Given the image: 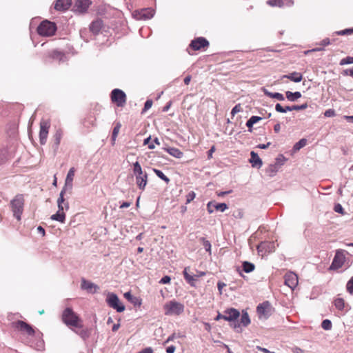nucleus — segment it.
I'll use <instances>...</instances> for the list:
<instances>
[{
  "mask_svg": "<svg viewBox=\"0 0 353 353\" xmlns=\"http://www.w3.org/2000/svg\"><path fill=\"white\" fill-rule=\"evenodd\" d=\"M62 321L68 327L82 328V320L70 307L65 308L62 313Z\"/></svg>",
  "mask_w": 353,
  "mask_h": 353,
  "instance_id": "1",
  "label": "nucleus"
},
{
  "mask_svg": "<svg viewBox=\"0 0 353 353\" xmlns=\"http://www.w3.org/2000/svg\"><path fill=\"white\" fill-rule=\"evenodd\" d=\"M56 30V24L48 20L43 21L37 28L38 34L43 37L52 36Z\"/></svg>",
  "mask_w": 353,
  "mask_h": 353,
  "instance_id": "2",
  "label": "nucleus"
},
{
  "mask_svg": "<svg viewBox=\"0 0 353 353\" xmlns=\"http://www.w3.org/2000/svg\"><path fill=\"white\" fill-rule=\"evenodd\" d=\"M24 199L22 194L17 195L10 202L13 215L17 220L21 219V215L23 212Z\"/></svg>",
  "mask_w": 353,
  "mask_h": 353,
  "instance_id": "3",
  "label": "nucleus"
},
{
  "mask_svg": "<svg viewBox=\"0 0 353 353\" xmlns=\"http://www.w3.org/2000/svg\"><path fill=\"white\" fill-rule=\"evenodd\" d=\"M110 97L111 101L118 107H123L126 103V94L120 89H114L111 92Z\"/></svg>",
  "mask_w": 353,
  "mask_h": 353,
  "instance_id": "4",
  "label": "nucleus"
},
{
  "mask_svg": "<svg viewBox=\"0 0 353 353\" xmlns=\"http://www.w3.org/2000/svg\"><path fill=\"white\" fill-rule=\"evenodd\" d=\"M106 302L110 307L116 310L118 312H122L125 310V306L120 303L118 296L114 293L108 294Z\"/></svg>",
  "mask_w": 353,
  "mask_h": 353,
  "instance_id": "5",
  "label": "nucleus"
},
{
  "mask_svg": "<svg viewBox=\"0 0 353 353\" xmlns=\"http://www.w3.org/2000/svg\"><path fill=\"white\" fill-rule=\"evenodd\" d=\"M209 46L210 43L205 37H199L192 40L189 47L193 50L196 51L207 48Z\"/></svg>",
  "mask_w": 353,
  "mask_h": 353,
  "instance_id": "6",
  "label": "nucleus"
},
{
  "mask_svg": "<svg viewBox=\"0 0 353 353\" xmlns=\"http://www.w3.org/2000/svg\"><path fill=\"white\" fill-rule=\"evenodd\" d=\"M50 123L48 120H41L40 122L39 142L41 145H45L47 141L48 130Z\"/></svg>",
  "mask_w": 353,
  "mask_h": 353,
  "instance_id": "7",
  "label": "nucleus"
},
{
  "mask_svg": "<svg viewBox=\"0 0 353 353\" xmlns=\"http://www.w3.org/2000/svg\"><path fill=\"white\" fill-rule=\"evenodd\" d=\"M272 306L268 301H265L257 306L256 311L260 319H268L272 314Z\"/></svg>",
  "mask_w": 353,
  "mask_h": 353,
  "instance_id": "8",
  "label": "nucleus"
},
{
  "mask_svg": "<svg viewBox=\"0 0 353 353\" xmlns=\"http://www.w3.org/2000/svg\"><path fill=\"white\" fill-rule=\"evenodd\" d=\"M133 15L137 20H147L153 17L154 10L150 8H143L141 10L135 11Z\"/></svg>",
  "mask_w": 353,
  "mask_h": 353,
  "instance_id": "9",
  "label": "nucleus"
},
{
  "mask_svg": "<svg viewBox=\"0 0 353 353\" xmlns=\"http://www.w3.org/2000/svg\"><path fill=\"white\" fill-rule=\"evenodd\" d=\"M91 4V0H76L73 10L79 14L85 13Z\"/></svg>",
  "mask_w": 353,
  "mask_h": 353,
  "instance_id": "10",
  "label": "nucleus"
},
{
  "mask_svg": "<svg viewBox=\"0 0 353 353\" xmlns=\"http://www.w3.org/2000/svg\"><path fill=\"white\" fill-rule=\"evenodd\" d=\"M14 327L19 331L28 334V336H34L35 334L34 330L32 327L23 321H17L14 323Z\"/></svg>",
  "mask_w": 353,
  "mask_h": 353,
  "instance_id": "11",
  "label": "nucleus"
},
{
  "mask_svg": "<svg viewBox=\"0 0 353 353\" xmlns=\"http://www.w3.org/2000/svg\"><path fill=\"white\" fill-rule=\"evenodd\" d=\"M285 284L288 285L290 289L294 290L298 285V276L292 272L285 274Z\"/></svg>",
  "mask_w": 353,
  "mask_h": 353,
  "instance_id": "12",
  "label": "nucleus"
},
{
  "mask_svg": "<svg viewBox=\"0 0 353 353\" xmlns=\"http://www.w3.org/2000/svg\"><path fill=\"white\" fill-rule=\"evenodd\" d=\"M183 275L187 283L191 286H195V282L197 278H199V276L196 275L190 268L188 267L184 269Z\"/></svg>",
  "mask_w": 353,
  "mask_h": 353,
  "instance_id": "13",
  "label": "nucleus"
},
{
  "mask_svg": "<svg viewBox=\"0 0 353 353\" xmlns=\"http://www.w3.org/2000/svg\"><path fill=\"white\" fill-rule=\"evenodd\" d=\"M74 172H75L74 168H71L69 170V171L67 174V176H66L65 181L64 187L63 188V189L68 190L69 194L72 193V185H73L72 182H73V179H74Z\"/></svg>",
  "mask_w": 353,
  "mask_h": 353,
  "instance_id": "14",
  "label": "nucleus"
},
{
  "mask_svg": "<svg viewBox=\"0 0 353 353\" xmlns=\"http://www.w3.org/2000/svg\"><path fill=\"white\" fill-rule=\"evenodd\" d=\"M81 288L92 294L97 292L99 290V287L97 285L85 279H81Z\"/></svg>",
  "mask_w": 353,
  "mask_h": 353,
  "instance_id": "15",
  "label": "nucleus"
},
{
  "mask_svg": "<svg viewBox=\"0 0 353 353\" xmlns=\"http://www.w3.org/2000/svg\"><path fill=\"white\" fill-rule=\"evenodd\" d=\"M224 320L228 321H234L240 316L239 312L234 308H230L224 311Z\"/></svg>",
  "mask_w": 353,
  "mask_h": 353,
  "instance_id": "16",
  "label": "nucleus"
},
{
  "mask_svg": "<svg viewBox=\"0 0 353 353\" xmlns=\"http://www.w3.org/2000/svg\"><path fill=\"white\" fill-rule=\"evenodd\" d=\"M66 192H68V190L62 189L59 194V197L57 200V205H58V209H59L60 210H64V209H65V210L69 209V204L68 202H65V199H64V194Z\"/></svg>",
  "mask_w": 353,
  "mask_h": 353,
  "instance_id": "17",
  "label": "nucleus"
},
{
  "mask_svg": "<svg viewBox=\"0 0 353 353\" xmlns=\"http://www.w3.org/2000/svg\"><path fill=\"white\" fill-rule=\"evenodd\" d=\"M344 263V256L342 254H340L339 252L336 253V255L333 259V261L331 265L332 269H338L342 267Z\"/></svg>",
  "mask_w": 353,
  "mask_h": 353,
  "instance_id": "18",
  "label": "nucleus"
},
{
  "mask_svg": "<svg viewBox=\"0 0 353 353\" xmlns=\"http://www.w3.org/2000/svg\"><path fill=\"white\" fill-rule=\"evenodd\" d=\"M136 176V183L141 190H144L148 182V175L146 173H142V174H137Z\"/></svg>",
  "mask_w": 353,
  "mask_h": 353,
  "instance_id": "19",
  "label": "nucleus"
},
{
  "mask_svg": "<svg viewBox=\"0 0 353 353\" xmlns=\"http://www.w3.org/2000/svg\"><path fill=\"white\" fill-rule=\"evenodd\" d=\"M71 0H56L54 9L57 10H65L70 6Z\"/></svg>",
  "mask_w": 353,
  "mask_h": 353,
  "instance_id": "20",
  "label": "nucleus"
},
{
  "mask_svg": "<svg viewBox=\"0 0 353 353\" xmlns=\"http://www.w3.org/2000/svg\"><path fill=\"white\" fill-rule=\"evenodd\" d=\"M250 156L251 158L250 162L251 163L252 166L260 168L263 165V162L261 158L259 157V155L255 152L252 151L250 152Z\"/></svg>",
  "mask_w": 353,
  "mask_h": 353,
  "instance_id": "21",
  "label": "nucleus"
},
{
  "mask_svg": "<svg viewBox=\"0 0 353 353\" xmlns=\"http://www.w3.org/2000/svg\"><path fill=\"white\" fill-rule=\"evenodd\" d=\"M103 22L101 19H97L93 21L90 26V30L94 34H97L101 28H102Z\"/></svg>",
  "mask_w": 353,
  "mask_h": 353,
  "instance_id": "22",
  "label": "nucleus"
},
{
  "mask_svg": "<svg viewBox=\"0 0 353 353\" xmlns=\"http://www.w3.org/2000/svg\"><path fill=\"white\" fill-rule=\"evenodd\" d=\"M282 78H286L293 82L299 83V82L301 81V80L303 79V76H302L301 73H300V72H293L288 74L283 75Z\"/></svg>",
  "mask_w": 353,
  "mask_h": 353,
  "instance_id": "23",
  "label": "nucleus"
},
{
  "mask_svg": "<svg viewBox=\"0 0 353 353\" xmlns=\"http://www.w3.org/2000/svg\"><path fill=\"white\" fill-rule=\"evenodd\" d=\"M63 135V132L61 130H57L55 132V134L53 136V145L52 148L54 150H57L58 149V147L60 144V141Z\"/></svg>",
  "mask_w": 353,
  "mask_h": 353,
  "instance_id": "24",
  "label": "nucleus"
},
{
  "mask_svg": "<svg viewBox=\"0 0 353 353\" xmlns=\"http://www.w3.org/2000/svg\"><path fill=\"white\" fill-rule=\"evenodd\" d=\"M124 297L135 306H140L141 304V300L139 298L132 295L130 292H125L124 294Z\"/></svg>",
  "mask_w": 353,
  "mask_h": 353,
  "instance_id": "25",
  "label": "nucleus"
},
{
  "mask_svg": "<svg viewBox=\"0 0 353 353\" xmlns=\"http://www.w3.org/2000/svg\"><path fill=\"white\" fill-rule=\"evenodd\" d=\"M262 90H263V93L265 94V95H266L270 98L276 99L279 101H284V99H285L283 95L279 92H271L264 88L262 89Z\"/></svg>",
  "mask_w": 353,
  "mask_h": 353,
  "instance_id": "26",
  "label": "nucleus"
},
{
  "mask_svg": "<svg viewBox=\"0 0 353 353\" xmlns=\"http://www.w3.org/2000/svg\"><path fill=\"white\" fill-rule=\"evenodd\" d=\"M165 314H172L176 313V302L170 301L165 306Z\"/></svg>",
  "mask_w": 353,
  "mask_h": 353,
  "instance_id": "27",
  "label": "nucleus"
},
{
  "mask_svg": "<svg viewBox=\"0 0 353 353\" xmlns=\"http://www.w3.org/2000/svg\"><path fill=\"white\" fill-rule=\"evenodd\" d=\"M51 219L57 221L61 223H64L65 219V214L63 210H60L59 209H58L57 212L51 216Z\"/></svg>",
  "mask_w": 353,
  "mask_h": 353,
  "instance_id": "28",
  "label": "nucleus"
},
{
  "mask_svg": "<svg viewBox=\"0 0 353 353\" xmlns=\"http://www.w3.org/2000/svg\"><path fill=\"white\" fill-rule=\"evenodd\" d=\"M286 98L290 101H295L301 97V93L300 92H292L290 91H287L285 92Z\"/></svg>",
  "mask_w": 353,
  "mask_h": 353,
  "instance_id": "29",
  "label": "nucleus"
},
{
  "mask_svg": "<svg viewBox=\"0 0 353 353\" xmlns=\"http://www.w3.org/2000/svg\"><path fill=\"white\" fill-rule=\"evenodd\" d=\"M279 168L276 165H275L274 163L270 164L266 168L265 172L269 176L272 177L276 174V172L279 171Z\"/></svg>",
  "mask_w": 353,
  "mask_h": 353,
  "instance_id": "30",
  "label": "nucleus"
},
{
  "mask_svg": "<svg viewBox=\"0 0 353 353\" xmlns=\"http://www.w3.org/2000/svg\"><path fill=\"white\" fill-rule=\"evenodd\" d=\"M73 331L80 336L81 338H82L83 340L87 339L90 337V330L88 329H83L81 330H74Z\"/></svg>",
  "mask_w": 353,
  "mask_h": 353,
  "instance_id": "31",
  "label": "nucleus"
},
{
  "mask_svg": "<svg viewBox=\"0 0 353 353\" xmlns=\"http://www.w3.org/2000/svg\"><path fill=\"white\" fill-rule=\"evenodd\" d=\"M243 270L246 273H250L252 272L255 266L252 263L248 262V261H244L242 264Z\"/></svg>",
  "mask_w": 353,
  "mask_h": 353,
  "instance_id": "32",
  "label": "nucleus"
},
{
  "mask_svg": "<svg viewBox=\"0 0 353 353\" xmlns=\"http://www.w3.org/2000/svg\"><path fill=\"white\" fill-rule=\"evenodd\" d=\"M262 120V117L258 116H252L247 121L246 125L250 128L252 125L256 123L258 121Z\"/></svg>",
  "mask_w": 353,
  "mask_h": 353,
  "instance_id": "33",
  "label": "nucleus"
},
{
  "mask_svg": "<svg viewBox=\"0 0 353 353\" xmlns=\"http://www.w3.org/2000/svg\"><path fill=\"white\" fill-rule=\"evenodd\" d=\"M307 143V140L305 139H301V140H299L298 142H296L294 146H293V150L294 151H298L301 148H303L304 146H305Z\"/></svg>",
  "mask_w": 353,
  "mask_h": 353,
  "instance_id": "34",
  "label": "nucleus"
},
{
  "mask_svg": "<svg viewBox=\"0 0 353 353\" xmlns=\"http://www.w3.org/2000/svg\"><path fill=\"white\" fill-rule=\"evenodd\" d=\"M121 127V124L120 123H117L113 129L112 134V141L113 143L115 141V140L117 137V135L119 132Z\"/></svg>",
  "mask_w": 353,
  "mask_h": 353,
  "instance_id": "35",
  "label": "nucleus"
},
{
  "mask_svg": "<svg viewBox=\"0 0 353 353\" xmlns=\"http://www.w3.org/2000/svg\"><path fill=\"white\" fill-rule=\"evenodd\" d=\"M250 319L247 312H243L241 316V323L243 326H247L250 324Z\"/></svg>",
  "mask_w": 353,
  "mask_h": 353,
  "instance_id": "36",
  "label": "nucleus"
},
{
  "mask_svg": "<svg viewBox=\"0 0 353 353\" xmlns=\"http://www.w3.org/2000/svg\"><path fill=\"white\" fill-rule=\"evenodd\" d=\"M286 161L287 159L283 154H279L276 158L274 164L280 168L281 166L283 165Z\"/></svg>",
  "mask_w": 353,
  "mask_h": 353,
  "instance_id": "37",
  "label": "nucleus"
},
{
  "mask_svg": "<svg viewBox=\"0 0 353 353\" xmlns=\"http://www.w3.org/2000/svg\"><path fill=\"white\" fill-rule=\"evenodd\" d=\"M133 172L135 175L137 174H142L143 170L140 163L138 161H136L133 163Z\"/></svg>",
  "mask_w": 353,
  "mask_h": 353,
  "instance_id": "38",
  "label": "nucleus"
},
{
  "mask_svg": "<svg viewBox=\"0 0 353 353\" xmlns=\"http://www.w3.org/2000/svg\"><path fill=\"white\" fill-rule=\"evenodd\" d=\"M153 171L158 177L163 180L166 183H169L170 179L163 173L162 171L157 169H153Z\"/></svg>",
  "mask_w": 353,
  "mask_h": 353,
  "instance_id": "39",
  "label": "nucleus"
},
{
  "mask_svg": "<svg viewBox=\"0 0 353 353\" xmlns=\"http://www.w3.org/2000/svg\"><path fill=\"white\" fill-rule=\"evenodd\" d=\"M213 208L218 211L224 212L226 209H228V205L225 203H216L214 202Z\"/></svg>",
  "mask_w": 353,
  "mask_h": 353,
  "instance_id": "40",
  "label": "nucleus"
},
{
  "mask_svg": "<svg viewBox=\"0 0 353 353\" xmlns=\"http://www.w3.org/2000/svg\"><path fill=\"white\" fill-rule=\"evenodd\" d=\"M266 246L269 249L270 252L273 251L274 250V244L273 242H271V243H266V242L261 243L258 246V249H260L261 248H265Z\"/></svg>",
  "mask_w": 353,
  "mask_h": 353,
  "instance_id": "41",
  "label": "nucleus"
},
{
  "mask_svg": "<svg viewBox=\"0 0 353 353\" xmlns=\"http://www.w3.org/2000/svg\"><path fill=\"white\" fill-rule=\"evenodd\" d=\"M334 305L338 310H342L344 308V300L341 298L335 299Z\"/></svg>",
  "mask_w": 353,
  "mask_h": 353,
  "instance_id": "42",
  "label": "nucleus"
},
{
  "mask_svg": "<svg viewBox=\"0 0 353 353\" xmlns=\"http://www.w3.org/2000/svg\"><path fill=\"white\" fill-rule=\"evenodd\" d=\"M334 34H335L336 35H341V36L351 34H353V28L336 31Z\"/></svg>",
  "mask_w": 353,
  "mask_h": 353,
  "instance_id": "43",
  "label": "nucleus"
},
{
  "mask_svg": "<svg viewBox=\"0 0 353 353\" xmlns=\"http://www.w3.org/2000/svg\"><path fill=\"white\" fill-rule=\"evenodd\" d=\"M321 327L325 330H330L332 329V322L329 319H325L321 323Z\"/></svg>",
  "mask_w": 353,
  "mask_h": 353,
  "instance_id": "44",
  "label": "nucleus"
},
{
  "mask_svg": "<svg viewBox=\"0 0 353 353\" xmlns=\"http://www.w3.org/2000/svg\"><path fill=\"white\" fill-rule=\"evenodd\" d=\"M268 3L272 6L281 7L283 6V0H270Z\"/></svg>",
  "mask_w": 353,
  "mask_h": 353,
  "instance_id": "45",
  "label": "nucleus"
},
{
  "mask_svg": "<svg viewBox=\"0 0 353 353\" xmlns=\"http://www.w3.org/2000/svg\"><path fill=\"white\" fill-rule=\"evenodd\" d=\"M350 63H353V57H347L344 59H342L340 61L341 65L350 64Z\"/></svg>",
  "mask_w": 353,
  "mask_h": 353,
  "instance_id": "46",
  "label": "nucleus"
},
{
  "mask_svg": "<svg viewBox=\"0 0 353 353\" xmlns=\"http://www.w3.org/2000/svg\"><path fill=\"white\" fill-rule=\"evenodd\" d=\"M201 240L203 241V245L205 248V250L207 252H209L210 253L211 252V243L209 241L205 239L204 238H202Z\"/></svg>",
  "mask_w": 353,
  "mask_h": 353,
  "instance_id": "47",
  "label": "nucleus"
},
{
  "mask_svg": "<svg viewBox=\"0 0 353 353\" xmlns=\"http://www.w3.org/2000/svg\"><path fill=\"white\" fill-rule=\"evenodd\" d=\"M347 292L353 294V276L351 278V279L347 282Z\"/></svg>",
  "mask_w": 353,
  "mask_h": 353,
  "instance_id": "48",
  "label": "nucleus"
},
{
  "mask_svg": "<svg viewBox=\"0 0 353 353\" xmlns=\"http://www.w3.org/2000/svg\"><path fill=\"white\" fill-rule=\"evenodd\" d=\"M196 194L194 192L191 191L186 195V203H190L195 198Z\"/></svg>",
  "mask_w": 353,
  "mask_h": 353,
  "instance_id": "49",
  "label": "nucleus"
},
{
  "mask_svg": "<svg viewBox=\"0 0 353 353\" xmlns=\"http://www.w3.org/2000/svg\"><path fill=\"white\" fill-rule=\"evenodd\" d=\"M334 210L336 212H338V213H340L341 214H345V212H344V210H343V208L342 207V205L339 203L338 204H336L334 205Z\"/></svg>",
  "mask_w": 353,
  "mask_h": 353,
  "instance_id": "50",
  "label": "nucleus"
},
{
  "mask_svg": "<svg viewBox=\"0 0 353 353\" xmlns=\"http://www.w3.org/2000/svg\"><path fill=\"white\" fill-rule=\"evenodd\" d=\"M242 110V108L241 107V105L240 104H237L232 109V111H231V114L232 115H234L236 114V113L241 112Z\"/></svg>",
  "mask_w": 353,
  "mask_h": 353,
  "instance_id": "51",
  "label": "nucleus"
},
{
  "mask_svg": "<svg viewBox=\"0 0 353 353\" xmlns=\"http://www.w3.org/2000/svg\"><path fill=\"white\" fill-rule=\"evenodd\" d=\"M335 111L333 109H328L324 112V116L326 117H332L335 116Z\"/></svg>",
  "mask_w": 353,
  "mask_h": 353,
  "instance_id": "52",
  "label": "nucleus"
},
{
  "mask_svg": "<svg viewBox=\"0 0 353 353\" xmlns=\"http://www.w3.org/2000/svg\"><path fill=\"white\" fill-rule=\"evenodd\" d=\"M152 105V101L150 99H148L145 101L144 108L143 109V111H146L149 110Z\"/></svg>",
  "mask_w": 353,
  "mask_h": 353,
  "instance_id": "53",
  "label": "nucleus"
},
{
  "mask_svg": "<svg viewBox=\"0 0 353 353\" xmlns=\"http://www.w3.org/2000/svg\"><path fill=\"white\" fill-rule=\"evenodd\" d=\"M307 108V104L306 103H305L300 105H294L293 108L294 109V110H302L306 109Z\"/></svg>",
  "mask_w": 353,
  "mask_h": 353,
  "instance_id": "54",
  "label": "nucleus"
},
{
  "mask_svg": "<svg viewBox=\"0 0 353 353\" xmlns=\"http://www.w3.org/2000/svg\"><path fill=\"white\" fill-rule=\"evenodd\" d=\"M213 205H214V201H210L207 204V210H208V212H209V214H212L214 212Z\"/></svg>",
  "mask_w": 353,
  "mask_h": 353,
  "instance_id": "55",
  "label": "nucleus"
},
{
  "mask_svg": "<svg viewBox=\"0 0 353 353\" xmlns=\"http://www.w3.org/2000/svg\"><path fill=\"white\" fill-rule=\"evenodd\" d=\"M171 280V278L170 276H163L159 281L160 283L161 284H166V283H168Z\"/></svg>",
  "mask_w": 353,
  "mask_h": 353,
  "instance_id": "56",
  "label": "nucleus"
},
{
  "mask_svg": "<svg viewBox=\"0 0 353 353\" xmlns=\"http://www.w3.org/2000/svg\"><path fill=\"white\" fill-rule=\"evenodd\" d=\"M275 110L278 112L284 113V108L280 103L276 104Z\"/></svg>",
  "mask_w": 353,
  "mask_h": 353,
  "instance_id": "57",
  "label": "nucleus"
},
{
  "mask_svg": "<svg viewBox=\"0 0 353 353\" xmlns=\"http://www.w3.org/2000/svg\"><path fill=\"white\" fill-rule=\"evenodd\" d=\"M137 353H153V350L151 347H146Z\"/></svg>",
  "mask_w": 353,
  "mask_h": 353,
  "instance_id": "58",
  "label": "nucleus"
},
{
  "mask_svg": "<svg viewBox=\"0 0 353 353\" xmlns=\"http://www.w3.org/2000/svg\"><path fill=\"white\" fill-rule=\"evenodd\" d=\"M176 347L174 345H170L166 348L167 353H174L175 352Z\"/></svg>",
  "mask_w": 353,
  "mask_h": 353,
  "instance_id": "59",
  "label": "nucleus"
},
{
  "mask_svg": "<svg viewBox=\"0 0 353 353\" xmlns=\"http://www.w3.org/2000/svg\"><path fill=\"white\" fill-rule=\"evenodd\" d=\"M330 43V40L328 38H325L323 39L321 42V45L322 46H327Z\"/></svg>",
  "mask_w": 353,
  "mask_h": 353,
  "instance_id": "60",
  "label": "nucleus"
},
{
  "mask_svg": "<svg viewBox=\"0 0 353 353\" xmlns=\"http://www.w3.org/2000/svg\"><path fill=\"white\" fill-rule=\"evenodd\" d=\"M270 144H271L270 142H268L266 144H259L258 145V148H261V149H266L270 145Z\"/></svg>",
  "mask_w": 353,
  "mask_h": 353,
  "instance_id": "61",
  "label": "nucleus"
},
{
  "mask_svg": "<svg viewBox=\"0 0 353 353\" xmlns=\"http://www.w3.org/2000/svg\"><path fill=\"white\" fill-rule=\"evenodd\" d=\"M256 348L260 350V351H262L264 353H274L273 352H270V350H268V349L266 348H264V347H261L260 346H257Z\"/></svg>",
  "mask_w": 353,
  "mask_h": 353,
  "instance_id": "62",
  "label": "nucleus"
},
{
  "mask_svg": "<svg viewBox=\"0 0 353 353\" xmlns=\"http://www.w3.org/2000/svg\"><path fill=\"white\" fill-rule=\"evenodd\" d=\"M131 203L130 202H123L121 205H120V208H128L131 205Z\"/></svg>",
  "mask_w": 353,
  "mask_h": 353,
  "instance_id": "63",
  "label": "nucleus"
},
{
  "mask_svg": "<svg viewBox=\"0 0 353 353\" xmlns=\"http://www.w3.org/2000/svg\"><path fill=\"white\" fill-rule=\"evenodd\" d=\"M345 74L347 75H350L353 78V68L350 70H346L344 71Z\"/></svg>",
  "mask_w": 353,
  "mask_h": 353,
  "instance_id": "64",
  "label": "nucleus"
}]
</instances>
